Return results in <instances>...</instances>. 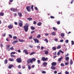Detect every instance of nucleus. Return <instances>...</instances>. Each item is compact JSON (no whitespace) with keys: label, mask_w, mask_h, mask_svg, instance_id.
<instances>
[{"label":"nucleus","mask_w":74,"mask_h":74,"mask_svg":"<svg viewBox=\"0 0 74 74\" xmlns=\"http://www.w3.org/2000/svg\"><path fill=\"white\" fill-rule=\"evenodd\" d=\"M28 67L29 70H30L31 69V66H30V65H28Z\"/></svg>","instance_id":"25"},{"label":"nucleus","mask_w":74,"mask_h":74,"mask_svg":"<svg viewBox=\"0 0 74 74\" xmlns=\"http://www.w3.org/2000/svg\"><path fill=\"white\" fill-rule=\"evenodd\" d=\"M51 69L53 70H55V69H56V67H54L53 66H52L51 67Z\"/></svg>","instance_id":"23"},{"label":"nucleus","mask_w":74,"mask_h":74,"mask_svg":"<svg viewBox=\"0 0 74 74\" xmlns=\"http://www.w3.org/2000/svg\"><path fill=\"white\" fill-rule=\"evenodd\" d=\"M56 47H53L52 48V49L53 51H55V50H56Z\"/></svg>","instance_id":"38"},{"label":"nucleus","mask_w":74,"mask_h":74,"mask_svg":"<svg viewBox=\"0 0 74 74\" xmlns=\"http://www.w3.org/2000/svg\"><path fill=\"white\" fill-rule=\"evenodd\" d=\"M25 68H26V67H25V66H22V68L23 69H25Z\"/></svg>","instance_id":"57"},{"label":"nucleus","mask_w":74,"mask_h":74,"mask_svg":"<svg viewBox=\"0 0 74 74\" xmlns=\"http://www.w3.org/2000/svg\"><path fill=\"white\" fill-rule=\"evenodd\" d=\"M57 63L56 62H53L51 63V65L52 66H55L56 65Z\"/></svg>","instance_id":"10"},{"label":"nucleus","mask_w":74,"mask_h":74,"mask_svg":"<svg viewBox=\"0 0 74 74\" xmlns=\"http://www.w3.org/2000/svg\"><path fill=\"white\" fill-rule=\"evenodd\" d=\"M53 29L54 30H55V31H56L57 30H58V29L55 28V27H53Z\"/></svg>","instance_id":"24"},{"label":"nucleus","mask_w":74,"mask_h":74,"mask_svg":"<svg viewBox=\"0 0 74 74\" xmlns=\"http://www.w3.org/2000/svg\"><path fill=\"white\" fill-rule=\"evenodd\" d=\"M45 41L46 42H48V40L47 38H45Z\"/></svg>","instance_id":"35"},{"label":"nucleus","mask_w":74,"mask_h":74,"mask_svg":"<svg viewBox=\"0 0 74 74\" xmlns=\"http://www.w3.org/2000/svg\"><path fill=\"white\" fill-rule=\"evenodd\" d=\"M32 38H33V36H31L29 37V40L32 39Z\"/></svg>","instance_id":"52"},{"label":"nucleus","mask_w":74,"mask_h":74,"mask_svg":"<svg viewBox=\"0 0 74 74\" xmlns=\"http://www.w3.org/2000/svg\"><path fill=\"white\" fill-rule=\"evenodd\" d=\"M73 60H71L70 61V64L71 65H72V64H73Z\"/></svg>","instance_id":"28"},{"label":"nucleus","mask_w":74,"mask_h":74,"mask_svg":"<svg viewBox=\"0 0 74 74\" xmlns=\"http://www.w3.org/2000/svg\"><path fill=\"white\" fill-rule=\"evenodd\" d=\"M30 6H27L26 7V9L28 11V12H30Z\"/></svg>","instance_id":"5"},{"label":"nucleus","mask_w":74,"mask_h":74,"mask_svg":"<svg viewBox=\"0 0 74 74\" xmlns=\"http://www.w3.org/2000/svg\"><path fill=\"white\" fill-rule=\"evenodd\" d=\"M51 34L52 36H55L56 34L55 32H53Z\"/></svg>","instance_id":"16"},{"label":"nucleus","mask_w":74,"mask_h":74,"mask_svg":"<svg viewBox=\"0 0 74 74\" xmlns=\"http://www.w3.org/2000/svg\"><path fill=\"white\" fill-rule=\"evenodd\" d=\"M31 29L32 30H35V27H34L33 26H32L31 27Z\"/></svg>","instance_id":"22"},{"label":"nucleus","mask_w":74,"mask_h":74,"mask_svg":"<svg viewBox=\"0 0 74 74\" xmlns=\"http://www.w3.org/2000/svg\"><path fill=\"white\" fill-rule=\"evenodd\" d=\"M32 63L33 62H35L36 60V59L34 58H33L32 59Z\"/></svg>","instance_id":"18"},{"label":"nucleus","mask_w":74,"mask_h":74,"mask_svg":"<svg viewBox=\"0 0 74 74\" xmlns=\"http://www.w3.org/2000/svg\"><path fill=\"white\" fill-rule=\"evenodd\" d=\"M65 42H66V43H68L69 42V40H66Z\"/></svg>","instance_id":"58"},{"label":"nucleus","mask_w":74,"mask_h":74,"mask_svg":"<svg viewBox=\"0 0 74 74\" xmlns=\"http://www.w3.org/2000/svg\"><path fill=\"white\" fill-rule=\"evenodd\" d=\"M57 23L58 24V25H59V24L60 23V21H57Z\"/></svg>","instance_id":"41"},{"label":"nucleus","mask_w":74,"mask_h":74,"mask_svg":"<svg viewBox=\"0 0 74 74\" xmlns=\"http://www.w3.org/2000/svg\"><path fill=\"white\" fill-rule=\"evenodd\" d=\"M18 42V40H15L13 42V43H16V42Z\"/></svg>","instance_id":"39"},{"label":"nucleus","mask_w":74,"mask_h":74,"mask_svg":"<svg viewBox=\"0 0 74 74\" xmlns=\"http://www.w3.org/2000/svg\"><path fill=\"white\" fill-rule=\"evenodd\" d=\"M8 27L9 29H12L13 28V25L10 24V25L8 26Z\"/></svg>","instance_id":"7"},{"label":"nucleus","mask_w":74,"mask_h":74,"mask_svg":"<svg viewBox=\"0 0 74 74\" xmlns=\"http://www.w3.org/2000/svg\"><path fill=\"white\" fill-rule=\"evenodd\" d=\"M59 51H60V52H61L62 53H64V52L62 51L61 50H60Z\"/></svg>","instance_id":"51"},{"label":"nucleus","mask_w":74,"mask_h":74,"mask_svg":"<svg viewBox=\"0 0 74 74\" xmlns=\"http://www.w3.org/2000/svg\"><path fill=\"white\" fill-rule=\"evenodd\" d=\"M64 40H63V39H62V40H60V42H63V41Z\"/></svg>","instance_id":"63"},{"label":"nucleus","mask_w":74,"mask_h":74,"mask_svg":"<svg viewBox=\"0 0 74 74\" xmlns=\"http://www.w3.org/2000/svg\"><path fill=\"white\" fill-rule=\"evenodd\" d=\"M18 15L19 16L21 17V16H22V14L21 12H18Z\"/></svg>","instance_id":"15"},{"label":"nucleus","mask_w":74,"mask_h":74,"mask_svg":"<svg viewBox=\"0 0 74 74\" xmlns=\"http://www.w3.org/2000/svg\"><path fill=\"white\" fill-rule=\"evenodd\" d=\"M33 23L34 25H36V24H37V22L36 21H34V22Z\"/></svg>","instance_id":"53"},{"label":"nucleus","mask_w":74,"mask_h":74,"mask_svg":"<svg viewBox=\"0 0 74 74\" xmlns=\"http://www.w3.org/2000/svg\"><path fill=\"white\" fill-rule=\"evenodd\" d=\"M65 73V74H69V72L67 71H66Z\"/></svg>","instance_id":"50"},{"label":"nucleus","mask_w":74,"mask_h":74,"mask_svg":"<svg viewBox=\"0 0 74 74\" xmlns=\"http://www.w3.org/2000/svg\"><path fill=\"white\" fill-rule=\"evenodd\" d=\"M34 7V6L33 5H32L31 6V9L32 10H33V7Z\"/></svg>","instance_id":"55"},{"label":"nucleus","mask_w":74,"mask_h":74,"mask_svg":"<svg viewBox=\"0 0 74 74\" xmlns=\"http://www.w3.org/2000/svg\"><path fill=\"white\" fill-rule=\"evenodd\" d=\"M24 28L25 32H27L29 29V25L27 24L26 25H25V26H24Z\"/></svg>","instance_id":"1"},{"label":"nucleus","mask_w":74,"mask_h":74,"mask_svg":"<svg viewBox=\"0 0 74 74\" xmlns=\"http://www.w3.org/2000/svg\"><path fill=\"white\" fill-rule=\"evenodd\" d=\"M42 73L43 74H45V73H46V72L45 71H43L42 72Z\"/></svg>","instance_id":"46"},{"label":"nucleus","mask_w":74,"mask_h":74,"mask_svg":"<svg viewBox=\"0 0 74 74\" xmlns=\"http://www.w3.org/2000/svg\"><path fill=\"white\" fill-rule=\"evenodd\" d=\"M71 44L72 45H74V42L73 41V40H72L71 41Z\"/></svg>","instance_id":"42"},{"label":"nucleus","mask_w":74,"mask_h":74,"mask_svg":"<svg viewBox=\"0 0 74 74\" xmlns=\"http://www.w3.org/2000/svg\"><path fill=\"white\" fill-rule=\"evenodd\" d=\"M35 53V52H32L31 53L30 55H33V54H34Z\"/></svg>","instance_id":"45"},{"label":"nucleus","mask_w":74,"mask_h":74,"mask_svg":"<svg viewBox=\"0 0 74 74\" xmlns=\"http://www.w3.org/2000/svg\"><path fill=\"white\" fill-rule=\"evenodd\" d=\"M61 37H64V33H61Z\"/></svg>","instance_id":"27"},{"label":"nucleus","mask_w":74,"mask_h":74,"mask_svg":"<svg viewBox=\"0 0 74 74\" xmlns=\"http://www.w3.org/2000/svg\"><path fill=\"white\" fill-rule=\"evenodd\" d=\"M42 25V23L41 22H39V23H37L38 26H40Z\"/></svg>","instance_id":"20"},{"label":"nucleus","mask_w":74,"mask_h":74,"mask_svg":"<svg viewBox=\"0 0 74 74\" xmlns=\"http://www.w3.org/2000/svg\"><path fill=\"white\" fill-rule=\"evenodd\" d=\"M16 61L18 63H21V62H22V60L20 58L17 59Z\"/></svg>","instance_id":"8"},{"label":"nucleus","mask_w":74,"mask_h":74,"mask_svg":"<svg viewBox=\"0 0 74 74\" xmlns=\"http://www.w3.org/2000/svg\"><path fill=\"white\" fill-rule=\"evenodd\" d=\"M65 60L66 61H69V57H67L65 58Z\"/></svg>","instance_id":"19"},{"label":"nucleus","mask_w":74,"mask_h":74,"mask_svg":"<svg viewBox=\"0 0 74 74\" xmlns=\"http://www.w3.org/2000/svg\"><path fill=\"white\" fill-rule=\"evenodd\" d=\"M23 52H25V54H26V55H28V54H29V52H28V51H27V50H26V49H25L23 51Z\"/></svg>","instance_id":"11"},{"label":"nucleus","mask_w":74,"mask_h":74,"mask_svg":"<svg viewBox=\"0 0 74 74\" xmlns=\"http://www.w3.org/2000/svg\"><path fill=\"white\" fill-rule=\"evenodd\" d=\"M50 18H51V19H54L55 17L53 16H50Z\"/></svg>","instance_id":"44"},{"label":"nucleus","mask_w":74,"mask_h":74,"mask_svg":"<svg viewBox=\"0 0 74 74\" xmlns=\"http://www.w3.org/2000/svg\"><path fill=\"white\" fill-rule=\"evenodd\" d=\"M41 60L42 61H43V62L47 61L48 60V58H45V57H43L42 58Z\"/></svg>","instance_id":"6"},{"label":"nucleus","mask_w":74,"mask_h":74,"mask_svg":"<svg viewBox=\"0 0 74 74\" xmlns=\"http://www.w3.org/2000/svg\"><path fill=\"white\" fill-rule=\"evenodd\" d=\"M18 69H21V66L20 65H19L18 66Z\"/></svg>","instance_id":"64"},{"label":"nucleus","mask_w":74,"mask_h":74,"mask_svg":"<svg viewBox=\"0 0 74 74\" xmlns=\"http://www.w3.org/2000/svg\"><path fill=\"white\" fill-rule=\"evenodd\" d=\"M14 67V65H13L12 64H10L8 68L9 69H11L12 68V67Z\"/></svg>","instance_id":"13"},{"label":"nucleus","mask_w":74,"mask_h":74,"mask_svg":"<svg viewBox=\"0 0 74 74\" xmlns=\"http://www.w3.org/2000/svg\"><path fill=\"white\" fill-rule=\"evenodd\" d=\"M4 13L3 12H1L0 13V16H4Z\"/></svg>","instance_id":"21"},{"label":"nucleus","mask_w":74,"mask_h":74,"mask_svg":"<svg viewBox=\"0 0 74 74\" xmlns=\"http://www.w3.org/2000/svg\"><path fill=\"white\" fill-rule=\"evenodd\" d=\"M8 61V60H7V59H6L5 60V62H4L5 64H7V63Z\"/></svg>","instance_id":"31"},{"label":"nucleus","mask_w":74,"mask_h":74,"mask_svg":"<svg viewBox=\"0 0 74 74\" xmlns=\"http://www.w3.org/2000/svg\"><path fill=\"white\" fill-rule=\"evenodd\" d=\"M19 42H24L25 41V40H23V39H19Z\"/></svg>","instance_id":"17"},{"label":"nucleus","mask_w":74,"mask_h":74,"mask_svg":"<svg viewBox=\"0 0 74 74\" xmlns=\"http://www.w3.org/2000/svg\"><path fill=\"white\" fill-rule=\"evenodd\" d=\"M57 55H58V56H59L60 55V53L59 51V52H58Z\"/></svg>","instance_id":"47"},{"label":"nucleus","mask_w":74,"mask_h":74,"mask_svg":"<svg viewBox=\"0 0 74 74\" xmlns=\"http://www.w3.org/2000/svg\"><path fill=\"white\" fill-rule=\"evenodd\" d=\"M47 64H48V63L47 62H44L43 63V66H47Z\"/></svg>","instance_id":"12"},{"label":"nucleus","mask_w":74,"mask_h":74,"mask_svg":"<svg viewBox=\"0 0 74 74\" xmlns=\"http://www.w3.org/2000/svg\"><path fill=\"white\" fill-rule=\"evenodd\" d=\"M6 34V33H5L4 34H3L2 35L3 37H5V35Z\"/></svg>","instance_id":"48"},{"label":"nucleus","mask_w":74,"mask_h":74,"mask_svg":"<svg viewBox=\"0 0 74 74\" xmlns=\"http://www.w3.org/2000/svg\"><path fill=\"white\" fill-rule=\"evenodd\" d=\"M10 50H14V48L13 47H12L10 48Z\"/></svg>","instance_id":"56"},{"label":"nucleus","mask_w":74,"mask_h":74,"mask_svg":"<svg viewBox=\"0 0 74 74\" xmlns=\"http://www.w3.org/2000/svg\"><path fill=\"white\" fill-rule=\"evenodd\" d=\"M69 62H66V63H65V65H68V64H69Z\"/></svg>","instance_id":"62"},{"label":"nucleus","mask_w":74,"mask_h":74,"mask_svg":"<svg viewBox=\"0 0 74 74\" xmlns=\"http://www.w3.org/2000/svg\"><path fill=\"white\" fill-rule=\"evenodd\" d=\"M6 48H7V51H10V49H8L9 48V47H7Z\"/></svg>","instance_id":"54"},{"label":"nucleus","mask_w":74,"mask_h":74,"mask_svg":"<svg viewBox=\"0 0 74 74\" xmlns=\"http://www.w3.org/2000/svg\"><path fill=\"white\" fill-rule=\"evenodd\" d=\"M33 40L35 42H37L38 44L39 43V40L37 39L33 38Z\"/></svg>","instance_id":"9"},{"label":"nucleus","mask_w":74,"mask_h":74,"mask_svg":"<svg viewBox=\"0 0 74 74\" xmlns=\"http://www.w3.org/2000/svg\"><path fill=\"white\" fill-rule=\"evenodd\" d=\"M61 66H64V64L63 63H61L60 64Z\"/></svg>","instance_id":"49"},{"label":"nucleus","mask_w":74,"mask_h":74,"mask_svg":"<svg viewBox=\"0 0 74 74\" xmlns=\"http://www.w3.org/2000/svg\"><path fill=\"white\" fill-rule=\"evenodd\" d=\"M13 38L14 40H16V39L17 38V37L16 36H14L13 37Z\"/></svg>","instance_id":"29"},{"label":"nucleus","mask_w":74,"mask_h":74,"mask_svg":"<svg viewBox=\"0 0 74 74\" xmlns=\"http://www.w3.org/2000/svg\"><path fill=\"white\" fill-rule=\"evenodd\" d=\"M9 60L10 62H14V59L11 58H9Z\"/></svg>","instance_id":"14"},{"label":"nucleus","mask_w":74,"mask_h":74,"mask_svg":"<svg viewBox=\"0 0 74 74\" xmlns=\"http://www.w3.org/2000/svg\"><path fill=\"white\" fill-rule=\"evenodd\" d=\"M27 63L28 64H29V63H33L32 59H28L27 60Z\"/></svg>","instance_id":"4"},{"label":"nucleus","mask_w":74,"mask_h":74,"mask_svg":"<svg viewBox=\"0 0 74 74\" xmlns=\"http://www.w3.org/2000/svg\"><path fill=\"white\" fill-rule=\"evenodd\" d=\"M62 57L58 59V62H60L61 60H62Z\"/></svg>","instance_id":"34"},{"label":"nucleus","mask_w":74,"mask_h":74,"mask_svg":"<svg viewBox=\"0 0 74 74\" xmlns=\"http://www.w3.org/2000/svg\"><path fill=\"white\" fill-rule=\"evenodd\" d=\"M16 53V52H12L10 54L11 55H14V54H15Z\"/></svg>","instance_id":"32"},{"label":"nucleus","mask_w":74,"mask_h":74,"mask_svg":"<svg viewBox=\"0 0 74 74\" xmlns=\"http://www.w3.org/2000/svg\"><path fill=\"white\" fill-rule=\"evenodd\" d=\"M34 32H35V31L34 30V31H31V34H33V33H34Z\"/></svg>","instance_id":"43"},{"label":"nucleus","mask_w":74,"mask_h":74,"mask_svg":"<svg viewBox=\"0 0 74 74\" xmlns=\"http://www.w3.org/2000/svg\"><path fill=\"white\" fill-rule=\"evenodd\" d=\"M10 56L12 57V58H15V56L12 55V54H11L10 55Z\"/></svg>","instance_id":"36"},{"label":"nucleus","mask_w":74,"mask_h":74,"mask_svg":"<svg viewBox=\"0 0 74 74\" xmlns=\"http://www.w3.org/2000/svg\"><path fill=\"white\" fill-rule=\"evenodd\" d=\"M37 62L38 63V64H40V63H41V61H40V60H37Z\"/></svg>","instance_id":"40"},{"label":"nucleus","mask_w":74,"mask_h":74,"mask_svg":"<svg viewBox=\"0 0 74 74\" xmlns=\"http://www.w3.org/2000/svg\"><path fill=\"white\" fill-rule=\"evenodd\" d=\"M9 36L10 38H12V35L11 34H9Z\"/></svg>","instance_id":"37"},{"label":"nucleus","mask_w":74,"mask_h":74,"mask_svg":"<svg viewBox=\"0 0 74 74\" xmlns=\"http://www.w3.org/2000/svg\"><path fill=\"white\" fill-rule=\"evenodd\" d=\"M18 23L20 27H22V26H23V22L22 21L19 20Z\"/></svg>","instance_id":"2"},{"label":"nucleus","mask_w":74,"mask_h":74,"mask_svg":"<svg viewBox=\"0 0 74 74\" xmlns=\"http://www.w3.org/2000/svg\"><path fill=\"white\" fill-rule=\"evenodd\" d=\"M14 23L15 25H18V23L17 22H14Z\"/></svg>","instance_id":"59"},{"label":"nucleus","mask_w":74,"mask_h":74,"mask_svg":"<svg viewBox=\"0 0 74 74\" xmlns=\"http://www.w3.org/2000/svg\"><path fill=\"white\" fill-rule=\"evenodd\" d=\"M35 67V65H32L31 66L32 68H34V67Z\"/></svg>","instance_id":"60"},{"label":"nucleus","mask_w":74,"mask_h":74,"mask_svg":"<svg viewBox=\"0 0 74 74\" xmlns=\"http://www.w3.org/2000/svg\"><path fill=\"white\" fill-rule=\"evenodd\" d=\"M14 15L15 16H16V15H17V14L16 13H14Z\"/></svg>","instance_id":"61"},{"label":"nucleus","mask_w":74,"mask_h":74,"mask_svg":"<svg viewBox=\"0 0 74 74\" xmlns=\"http://www.w3.org/2000/svg\"><path fill=\"white\" fill-rule=\"evenodd\" d=\"M45 55H47V54H48V51H46L45 52Z\"/></svg>","instance_id":"33"},{"label":"nucleus","mask_w":74,"mask_h":74,"mask_svg":"<svg viewBox=\"0 0 74 74\" xmlns=\"http://www.w3.org/2000/svg\"><path fill=\"white\" fill-rule=\"evenodd\" d=\"M37 37L38 38H40L41 37V35L40 34L38 35L37 36Z\"/></svg>","instance_id":"30"},{"label":"nucleus","mask_w":74,"mask_h":74,"mask_svg":"<svg viewBox=\"0 0 74 74\" xmlns=\"http://www.w3.org/2000/svg\"><path fill=\"white\" fill-rule=\"evenodd\" d=\"M10 10L11 11L13 12H16V11H17V9L14 8H11Z\"/></svg>","instance_id":"3"},{"label":"nucleus","mask_w":74,"mask_h":74,"mask_svg":"<svg viewBox=\"0 0 74 74\" xmlns=\"http://www.w3.org/2000/svg\"><path fill=\"white\" fill-rule=\"evenodd\" d=\"M27 20L28 21H32V18H27Z\"/></svg>","instance_id":"26"}]
</instances>
